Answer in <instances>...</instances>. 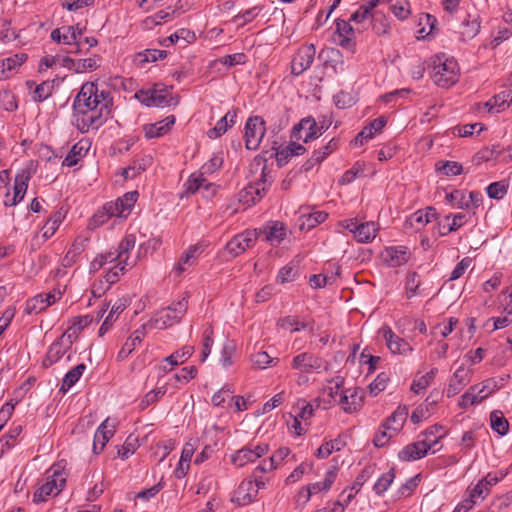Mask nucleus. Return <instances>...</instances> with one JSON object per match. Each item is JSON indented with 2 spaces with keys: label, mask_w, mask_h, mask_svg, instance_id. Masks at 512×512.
<instances>
[{
  "label": "nucleus",
  "mask_w": 512,
  "mask_h": 512,
  "mask_svg": "<svg viewBox=\"0 0 512 512\" xmlns=\"http://www.w3.org/2000/svg\"><path fill=\"white\" fill-rule=\"evenodd\" d=\"M146 326L147 325H143L139 329L135 330L133 335L124 343L118 354L119 359L126 358L135 349L137 344L141 343L142 339L146 335Z\"/></svg>",
  "instance_id": "nucleus-28"
},
{
  "label": "nucleus",
  "mask_w": 512,
  "mask_h": 512,
  "mask_svg": "<svg viewBox=\"0 0 512 512\" xmlns=\"http://www.w3.org/2000/svg\"><path fill=\"white\" fill-rule=\"evenodd\" d=\"M392 13L399 19L404 20L410 14L409 3L406 0H397L390 6Z\"/></svg>",
  "instance_id": "nucleus-56"
},
{
  "label": "nucleus",
  "mask_w": 512,
  "mask_h": 512,
  "mask_svg": "<svg viewBox=\"0 0 512 512\" xmlns=\"http://www.w3.org/2000/svg\"><path fill=\"white\" fill-rule=\"evenodd\" d=\"M64 219V214L61 211L55 212L45 223L43 226V237L45 239H49L54 235L56 230L58 229L59 225L62 223Z\"/></svg>",
  "instance_id": "nucleus-39"
},
{
  "label": "nucleus",
  "mask_w": 512,
  "mask_h": 512,
  "mask_svg": "<svg viewBox=\"0 0 512 512\" xmlns=\"http://www.w3.org/2000/svg\"><path fill=\"white\" fill-rule=\"evenodd\" d=\"M174 123L175 117L173 115H170L159 122L153 124H146L143 126L145 137L147 139L161 137L172 128Z\"/></svg>",
  "instance_id": "nucleus-25"
},
{
  "label": "nucleus",
  "mask_w": 512,
  "mask_h": 512,
  "mask_svg": "<svg viewBox=\"0 0 512 512\" xmlns=\"http://www.w3.org/2000/svg\"><path fill=\"white\" fill-rule=\"evenodd\" d=\"M339 226L351 232L354 239L360 243L371 242L379 229L375 222L358 223L356 219L343 220L339 222Z\"/></svg>",
  "instance_id": "nucleus-7"
},
{
  "label": "nucleus",
  "mask_w": 512,
  "mask_h": 512,
  "mask_svg": "<svg viewBox=\"0 0 512 512\" xmlns=\"http://www.w3.org/2000/svg\"><path fill=\"white\" fill-rule=\"evenodd\" d=\"M278 325L285 330L291 329L292 331H299L306 328L305 322H300L298 318L293 316H287L279 319Z\"/></svg>",
  "instance_id": "nucleus-54"
},
{
  "label": "nucleus",
  "mask_w": 512,
  "mask_h": 512,
  "mask_svg": "<svg viewBox=\"0 0 512 512\" xmlns=\"http://www.w3.org/2000/svg\"><path fill=\"white\" fill-rule=\"evenodd\" d=\"M420 276L416 272H409L406 279V294L408 298L415 296L420 287Z\"/></svg>",
  "instance_id": "nucleus-53"
},
{
  "label": "nucleus",
  "mask_w": 512,
  "mask_h": 512,
  "mask_svg": "<svg viewBox=\"0 0 512 512\" xmlns=\"http://www.w3.org/2000/svg\"><path fill=\"white\" fill-rule=\"evenodd\" d=\"M476 389L477 386L471 387L469 391H467L465 394H463L460 398L459 405L462 408H466L470 405H473L475 403H480L484 399L488 397V394L485 395H476Z\"/></svg>",
  "instance_id": "nucleus-46"
},
{
  "label": "nucleus",
  "mask_w": 512,
  "mask_h": 512,
  "mask_svg": "<svg viewBox=\"0 0 512 512\" xmlns=\"http://www.w3.org/2000/svg\"><path fill=\"white\" fill-rule=\"evenodd\" d=\"M72 345V341H65V335L59 337L50 347L47 352L43 365L48 367L56 363L66 353Z\"/></svg>",
  "instance_id": "nucleus-21"
},
{
  "label": "nucleus",
  "mask_w": 512,
  "mask_h": 512,
  "mask_svg": "<svg viewBox=\"0 0 512 512\" xmlns=\"http://www.w3.org/2000/svg\"><path fill=\"white\" fill-rule=\"evenodd\" d=\"M265 122L259 116L250 117L245 124V146L249 150H256L265 135Z\"/></svg>",
  "instance_id": "nucleus-8"
},
{
  "label": "nucleus",
  "mask_w": 512,
  "mask_h": 512,
  "mask_svg": "<svg viewBox=\"0 0 512 512\" xmlns=\"http://www.w3.org/2000/svg\"><path fill=\"white\" fill-rule=\"evenodd\" d=\"M164 57H166V52L164 50L147 49L144 52L138 53L135 57V61L139 65L144 66V64L148 62H154Z\"/></svg>",
  "instance_id": "nucleus-41"
},
{
  "label": "nucleus",
  "mask_w": 512,
  "mask_h": 512,
  "mask_svg": "<svg viewBox=\"0 0 512 512\" xmlns=\"http://www.w3.org/2000/svg\"><path fill=\"white\" fill-rule=\"evenodd\" d=\"M291 366L300 373H313L322 367V360L312 353L303 352L292 359Z\"/></svg>",
  "instance_id": "nucleus-13"
},
{
  "label": "nucleus",
  "mask_w": 512,
  "mask_h": 512,
  "mask_svg": "<svg viewBox=\"0 0 512 512\" xmlns=\"http://www.w3.org/2000/svg\"><path fill=\"white\" fill-rule=\"evenodd\" d=\"M480 30V24L476 20H464L461 24L460 34L464 40L474 38Z\"/></svg>",
  "instance_id": "nucleus-48"
},
{
  "label": "nucleus",
  "mask_w": 512,
  "mask_h": 512,
  "mask_svg": "<svg viewBox=\"0 0 512 512\" xmlns=\"http://www.w3.org/2000/svg\"><path fill=\"white\" fill-rule=\"evenodd\" d=\"M114 215L110 214V211L107 209V204H105L102 208V210H99L97 213L94 214L92 219L89 222L90 228H97L101 225H103L110 217H113Z\"/></svg>",
  "instance_id": "nucleus-60"
},
{
  "label": "nucleus",
  "mask_w": 512,
  "mask_h": 512,
  "mask_svg": "<svg viewBox=\"0 0 512 512\" xmlns=\"http://www.w3.org/2000/svg\"><path fill=\"white\" fill-rule=\"evenodd\" d=\"M135 97L146 106L153 107H168L177 105L179 102L178 97H174L166 87H155L149 91H138Z\"/></svg>",
  "instance_id": "nucleus-5"
},
{
  "label": "nucleus",
  "mask_w": 512,
  "mask_h": 512,
  "mask_svg": "<svg viewBox=\"0 0 512 512\" xmlns=\"http://www.w3.org/2000/svg\"><path fill=\"white\" fill-rule=\"evenodd\" d=\"M437 220V213L433 207H428L425 210H418L413 213L406 221L405 227L420 231L428 223Z\"/></svg>",
  "instance_id": "nucleus-18"
},
{
  "label": "nucleus",
  "mask_w": 512,
  "mask_h": 512,
  "mask_svg": "<svg viewBox=\"0 0 512 512\" xmlns=\"http://www.w3.org/2000/svg\"><path fill=\"white\" fill-rule=\"evenodd\" d=\"M264 234L265 240L272 245L281 243L287 235V228L281 222H269L263 229L260 230Z\"/></svg>",
  "instance_id": "nucleus-24"
},
{
  "label": "nucleus",
  "mask_w": 512,
  "mask_h": 512,
  "mask_svg": "<svg viewBox=\"0 0 512 512\" xmlns=\"http://www.w3.org/2000/svg\"><path fill=\"white\" fill-rule=\"evenodd\" d=\"M394 479V472L391 470L383 474L374 485V490L377 494L384 493L391 485Z\"/></svg>",
  "instance_id": "nucleus-61"
},
{
  "label": "nucleus",
  "mask_w": 512,
  "mask_h": 512,
  "mask_svg": "<svg viewBox=\"0 0 512 512\" xmlns=\"http://www.w3.org/2000/svg\"><path fill=\"white\" fill-rule=\"evenodd\" d=\"M188 309V296L184 295L179 301L156 313L155 317L147 324L156 329H166L178 323Z\"/></svg>",
  "instance_id": "nucleus-4"
},
{
  "label": "nucleus",
  "mask_w": 512,
  "mask_h": 512,
  "mask_svg": "<svg viewBox=\"0 0 512 512\" xmlns=\"http://www.w3.org/2000/svg\"><path fill=\"white\" fill-rule=\"evenodd\" d=\"M487 194L492 199H502L507 191L508 185L504 181L493 182L487 187Z\"/></svg>",
  "instance_id": "nucleus-51"
},
{
  "label": "nucleus",
  "mask_w": 512,
  "mask_h": 512,
  "mask_svg": "<svg viewBox=\"0 0 512 512\" xmlns=\"http://www.w3.org/2000/svg\"><path fill=\"white\" fill-rule=\"evenodd\" d=\"M372 29L377 35H384L389 30V24L384 16L373 15L372 16Z\"/></svg>",
  "instance_id": "nucleus-63"
},
{
  "label": "nucleus",
  "mask_w": 512,
  "mask_h": 512,
  "mask_svg": "<svg viewBox=\"0 0 512 512\" xmlns=\"http://www.w3.org/2000/svg\"><path fill=\"white\" fill-rule=\"evenodd\" d=\"M195 35L191 31L187 29H179L174 34L170 35L166 39H164L163 44L167 45V42L169 44H175L179 40H184L185 42H191L194 39Z\"/></svg>",
  "instance_id": "nucleus-58"
},
{
  "label": "nucleus",
  "mask_w": 512,
  "mask_h": 512,
  "mask_svg": "<svg viewBox=\"0 0 512 512\" xmlns=\"http://www.w3.org/2000/svg\"><path fill=\"white\" fill-rule=\"evenodd\" d=\"M268 451L267 444L249 445L234 453L231 456V461L238 467H243L250 462L256 461L261 456L265 455Z\"/></svg>",
  "instance_id": "nucleus-10"
},
{
  "label": "nucleus",
  "mask_w": 512,
  "mask_h": 512,
  "mask_svg": "<svg viewBox=\"0 0 512 512\" xmlns=\"http://www.w3.org/2000/svg\"><path fill=\"white\" fill-rule=\"evenodd\" d=\"M253 167H257L258 169H260L261 179L258 182H256L255 185H250L240 192L239 202L244 209L250 207L257 201H259L263 196V192L265 191L267 175L265 172L266 166L260 159H255Z\"/></svg>",
  "instance_id": "nucleus-6"
},
{
  "label": "nucleus",
  "mask_w": 512,
  "mask_h": 512,
  "mask_svg": "<svg viewBox=\"0 0 512 512\" xmlns=\"http://www.w3.org/2000/svg\"><path fill=\"white\" fill-rule=\"evenodd\" d=\"M83 151H85V152L87 151V148L85 147L83 142H79V143L75 144L71 148L68 155L65 157V159L63 161V165H66L68 167H72V166L76 165L79 161V158L82 156Z\"/></svg>",
  "instance_id": "nucleus-45"
},
{
  "label": "nucleus",
  "mask_w": 512,
  "mask_h": 512,
  "mask_svg": "<svg viewBox=\"0 0 512 512\" xmlns=\"http://www.w3.org/2000/svg\"><path fill=\"white\" fill-rule=\"evenodd\" d=\"M484 130H486L484 124L477 122L472 124L457 125L453 127L452 133L454 136L458 137H472L475 132L480 134Z\"/></svg>",
  "instance_id": "nucleus-36"
},
{
  "label": "nucleus",
  "mask_w": 512,
  "mask_h": 512,
  "mask_svg": "<svg viewBox=\"0 0 512 512\" xmlns=\"http://www.w3.org/2000/svg\"><path fill=\"white\" fill-rule=\"evenodd\" d=\"M194 353V347L190 345H186L182 347L180 350L171 354L170 356L164 359L165 362H168L172 367L177 366L179 363H183L188 358L192 356Z\"/></svg>",
  "instance_id": "nucleus-40"
},
{
  "label": "nucleus",
  "mask_w": 512,
  "mask_h": 512,
  "mask_svg": "<svg viewBox=\"0 0 512 512\" xmlns=\"http://www.w3.org/2000/svg\"><path fill=\"white\" fill-rule=\"evenodd\" d=\"M490 423L491 428L499 435L507 434L509 423L501 411L495 410L490 414Z\"/></svg>",
  "instance_id": "nucleus-37"
},
{
  "label": "nucleus",
  "mask_w": 512,
  "mask_h": 512,
  "mask_svg": "<svg viewBox=\"0 0 512 512\" xmlns=\"http://www.w3.org/2000/svg\"><path fill=\"white\" fill-rule=\"evenodd\" d=\"M137 197L138 193L136 191L128 192L115 203H107V209L110 211L111 215H116L117 217H126L137 201Z\"/></svg>",
  "instance_id": "nucleus-17"
},
{
  "label": "nucleus",
  "mask_w": 512,
  "mask_h": 512,
  "mask_svg": "<svg viewBox=\"0 0 512 512\" xmlns=\"http://www.w3.org/2000/svg\"><path fill=\"white\" fill-rule=\"evenodd\" d=\"M53 88H54V86L51 82H49V81L42 82L41 84L36 86V88L34 90V95H33L34 100L43 101V100L47 99L52 94Z\"/></svg>",
  "instance_id": "nucleus-59"
},
{
  "label": "nucleus",
  "mask_w": 512,
  "mask_h": 512,
  "mask_svg": "<svg viewBox=\"0 0 512 512\" xmlns=\"http://www.w3.org/2000/svg\"><path fill=\"white\" fill-rule=\"evenodd\" d=\"M447 62L448 57L445 53L436 54L430 60V75L434 83L439 87H446L448 84V78L445 76V72L447 71Z\"/></svg>",
  "instance_id": "nucleus-12"
},
{
  "label": "nucleus",
  "mask_w": 512,
  "mask_h": 512,
  "mask_svg": "<svg viewBox=\"0 0 512 512\" xmlns=\"http://www.w3.org/2000/svg\"><path fill=\"white\" fill-rule=\"evenodd\" d=\"M386 124V119L380 117L372 121L369 125L365 126L360 132V137L371 139L375 133L380 132Z\"/></svg>",
  "instance_id": "nucleus-47"
},
{
  "label": "nucleus",
  "mask_w": 512,
  "mask_h": 512,
  "mask_svg": "<svg viewBox=\"0 0 512 512\" xmlns=\"http://www.w3.org/2000/svg\"><path fill=\"white\" fill-rule=\"evenodd\" d=\"M386 345L394 354L406 355L412 351V347L404 339L397 336L390 327L384 326L381 329Z\"/></svg>",
  "instance_id": "nucleus-16"
},
{
  "label": "nucleus",
  "mask_w": 512,
  "mask_h": 512,
  "mask_svg": "<svg viewBox=\"0 0 512 512\" xmlns=\"http://www.w3.org/2000/svg\"><path fill=\"white\" fill-rule=\"evenodd\" d=\"M201 173L199 176H190L189 179L186 182V192L190 194H194L195 192L199 191L200 189H204L207 192L211 191V194L213 195L216 191L215 186L212 183H208L205 178L202 176Z\"/></svg>",
  "instance_id": "nucleus-29"
},
{
  "label": "nucleus",
  "mask_w": 512,
  "mask_h": 512,
  "mask_svg": "<svg viewBox=\"0 0 512 512\" xmlns=\"http://www.w3.org/2000/svg\"><path fill=\"white\" fill-rule=\"evenodd\" d=\"M233 392L234 388L232 385H225L212 396L213 405L222 406L226 401H228V406H231L233 401Z\"/></svg>",
  "instance_id": "nucleus-42"
},
{
  "label": "nucleus",
  "mask_w": 512,
  "mask_h": 512,
  "mask_svg": "<svg viewBox=\"0 0 512 512\" xmlns=\"http://www.w3.org/2000/svg\"><path fill=\"white\" fill-rule=\"evenodd\" d=\"M112 97L93 82L82 85L73 103L74 124L83 133L98 129L110 114Z\"/></svg>",
  "instance_id": "nucleus-1"
},
{
  "label": "nucleus",
  "mask_w": 512,
  "mask_h": 512,
  "mask_svg": "<svg viewBox=\"0 0 512 512\" xmlns=\"http://www.w3.org/2000/svg\"><path fill=\"white\" fill-rule=\"evenodd\" d=\"M85 370H86V365L81 363V364H78L73 369H71L70 371H68L62 381L60 390L64 391V392L69 390L73 385L76 384V382L80 379V377L83 375Z\"/></svg>",
  "instance_id": "nucleus-35"
},
{
  "label": "nucleus",
  "mask_w": 512,
  "mask_h": 512,
  "mask_svg": "<svg viewBox=\"0 0 512 512\" xmlns=\"http://www.w3.org/2000/svg\"><path fill=\"white\" fill-rule=\"evenodd\" d=\"M255 241L256 232L246 231L231 239L226 245V250L228 251L229 254L237 256L240 253L244 252L247 248L251 247Z\"/></svg>",
  "instance_id": "nucleus-15"
},
{
  "label": "nucleus",
  "mask_w": 512,
  "mask_h": 512,
  "mask_svg": "<svg viewBox=\"0 0 512 512\" xmlns=\"http://www.w3.org/2000/svg\"><path fill=\"white\" fill-rule=\"evenodd\" d=\"M507 97H509V95L506 91L501 92L487 101L485 106L488 108L489 112L499 113L504 111L506 109Z\"/></svg>",
  "instance_id": "nucleus-44"
},
{
  "label": "nucleus",
  "mask_w": 512,
  "mask_h": 512,
  "mask_svg": "<svg viewBox=\"0 0 512 512\" xmlns=\"http://www.w3.org/2000/svg\"><path fill=\"white\" fill-rule=\"evenodd\" d=\"M199 250L198 245H193L189 247L186 253L180 258L178 265L175 267V271L178 274H181L186 270V266H192L195 264L197 255L196 253Z\"/></svg>",
  "instance_id": "nucleus-38"
},
{
  "label": "nucleus",
  "mask_w": 512,
  "mask_h": 512,
  "mask_svg": "<svg viewBox=\"0 0 512 512\" xmlns=\"http://www.w3.org/2000/svg\"><path fill=\"white\" fill-rule=\"evenodd\" d=\"M316 49L314 45H306L301 47L292 60V73L295 75L302 74L307 70L314 61Z\"/></svg>",
  "instance_id": "nucleus-11"
},
{
  "label": "nucleus",
  "mask_w": 512,
  "mask_h": 512,
  "mask_svg": "<svg viewBox=\"0 0 512 512\" xmlns=\"http://www.w3.org/2000/svg\"><path fill=\"white\" fill-rule=\"evenodd\" d=\"M127 267L128 266H126L124 264L117 263L104 276L106 285L110 286L111 284L117 282L120 275L124 273V271L126 270Z\"/></svg>",
  "instance_id": "nucleus-62"
},
{
  "label": "nucleus",
  "mask_w": 512,
  "mask_h": 512,
  "mask_svg": "<svg viewBox=\"0 0 512 512\" xmlns=\"http://www.w3.org/2000/svg\"><path fill=\"white\" fill-rule=\"evenodd\" d=\"M108 419H106L97 429L94 436L93 450L99 453L113 435V430H107Z\"/></svg>",
  "instance_id": "nucleus-31"
},
{
  "label": "nucleus",
  "mask_w": 512,
  "mask_h": 512,
  "mask_svg": "<svg viewBox=\"0 0 512 512\" xmlns=\"http://www.w3.org/2000/svg\"><path fill=\"white\" fill-rule=\"evenodd\" d=\"M445 431L442 427L434 426L426 433V438L422 441L411 443L404 447L398 454L399 458L404 461L417 460L426 455L428 450L432 453L437 452L440 447H437L439 439L443 438Z\"/></svg>",
  "instance_id": "nucleus-2"
},
{
  "label": "nucleus",
  "mask_w": 512,
  "mask_h": 512,
  "mask_svg": "<svg viewBox=\"0 0 512 512\" xmlns=\"http://www.w3.org/2000/svg\"><path fill=\"white\" fill-rule=\"evenodd\" d=\"M34 173L33 163L31 162L25 169L21 170L16 177L14 183V195L11 199H9L10 194H6V199L4 204L6 206H15L17 205L25 196L28 182Z\"/></svg>",
  "instance_id": "nucleus-9"
},
{
  "label": "nucleus",
  "mask_w": 512,
  "mask_h": 512,
  "mask_svg": "<svg viewBox=\"0 0 512 512\" xmlns=\"http://www.w3.org/2000/svg\"><path fill=\"white\" fill-rule=\"evenodd\" d=\"M335 478H336V470L331 469L326 472L324 481L316 482V483L306 486L305 487V490L307 492L306 500H309L312 494L319 493L323 490H325V491L329 490L332 483L334 482Z\"/></svg>",
  "instance_id": "nucleus-30"
},
{
  "label": "nucleus",
  "mask_w": 512,
  "mask_h": 512,
  "mask_svg": "<svg viewBox=\"0 0 512 512\" xmlns=\"http://www.w3.org/2000/svg\"><path fill=\"white\" fill-rule=\"evenodd\" d=\"M26 59V54H15L0 60V79L9 78Z\"/></svg>",
  "instance_id": "nucleus-26"
},
{
  "label": "nucleus",
  "mask_w": 512,
  "mask_h": 512,
  "mask_svg": "<svg viewBox=\"0 0 512 512\" xmlns=\"http://www.w3.org/2000/svg\"><path fill=\"white\" fill-rule=\"evenodd\" d=\"M478 194L474 192H470L468 195H466L464 192L455 190L454 192L450 193L449 199H450V206L458 208H470L474 203V197Z\"/></svg>",
  "instance_id": "nucleus-33"
},
{
  "label": "nucleus",
  "mask_w": 512,
  "mask_h": 512,
  "mask_svg": "<svg viewBox=\"0 0 512 512\" xmlns=\"http://www.w3.org/2000/svg\"><path fill=\"white\" fill-rule=\"evenodd\" d=\"M334 41L345 49L353 50L355 46L353 27L344 20L337 21Z\"/></svg>",
  "instance_id": "nucleus-19"
},
{
  "label": "nucleus",
  "mask_w": 512,
  "mask_h": 512,
  "mask_svg": "<svg viewBox=\"0 0 512 512\" xmlns=\"http://www.w3.org/2000/svg\"><path fill=\"white\" fill-rule=\"evenodd\" d=\"M435 376V371L431 370L430 372L422 375L418 379H415L411 385V391L416 394H419L421 391L425 390L431 383Z\"/></svg>",
  "instance_id": "nucleus-52"
},
{
  "label": "nucleus",
  "mask_w": 512,
  "mask_h": 512,
  "mask_svg": "<svg viewBox=\"0 0 512 512\" xmlns=\"http://www.w3.org/2000/svg\"><path fill=\"white\" fill-rule=\"evenodd\" d=\"M470 381V372L464 367H459L453 374L450 380V393H458Z\"/></svg>",
  "instance_id": "nucleus-32"
},
{
  "label": "nucleus",
  "mask_w": 512,
  "mask_h": 512,
  "mask_svg": "<svg viewBox=\"0 0 512 512\" xmlns=\"http://www.w3.org/2000/svg\"><path fill=\"white\" fill-rule=\"evenodd\" d=\"M383 260L391 267L405 264L410 258V252L406 247H387L382 252Z\"/></svg>",
  "instance_id": "nucleus-22"
},
{
  "label": "nucleus",
  "mask_w": 512,
  "mask_h": 512,
  "mask_svg": "<svg viewBox=\"0 0 512 512\" xmlns=\"http://www.w3.org/2000/svg\"><path fill=\"white\" fill-rule=\"evenodd\" d=\"M136 243V237L133 234L127 235L117 247V257L119 263L124 264L128 267L135 265V261H130L129 252L134 248Z\"/></svg>",
  "instance_id": "nucleus-27"
},
{
  "label": "nucleus",
  "mask_w": 512,
  "mask_h": 512,
  "mask_svg": "<svg viewBox=\"0 0 512 512\" xmlns=\"http://www.w3.org/2000/svg\"><path fill=\"white\" fill-rule=\"evenodd\" d=\"M408 417V408L406 406H399L392 414L389 416L384 423L387 425L394 427L396 430L401 431Z\"/></svg>",
  "instance_id": "nucleus-34"
},
{
  "label": "nucleus",
  "mask_w": 512,
  "mask_h": 512,
  "mask_svg": "<svg viewBox=\"0 0 512 512\" xmlns=\"http://www.w3.org/2000/svg\"><path fill=\"white\" fill-rule=\"evenodd\" d=\"M341 380H336L334 383L330 382L329 385L325 386L322 391V396L325 401L337 402L340 398V393L343 391L341 389Z\"/></svg>",
  "instance_id": "nucleus-43"
},
{
  "label": "nucleus",
  "mask_w": 512,
  "mask_h": 512,
  "mask_svg": "<svg viewBox=\"0 0 512 512\" xmlns=\"http://www.w3.org/2000/svg\"><path fill=\"white\" fill-rule=\"evenodd\" d=\"M342 446L343 442L340 439L331 440L318 448L316 456L318 458H327L333 451L341 450Z\"/></svg>",
  "instance_id": "nucleus-49"
},
{
  "label": "nucleus",
  "mask_w": 512,
  "mask_h": 512,
  "mask_svg": "<svg viewBox=\"0 0 512 512\" xmlns=\"http://www.w3.org/2000/svg\"><path fill=\"white\" fill-rule=\"evenodd\" d=\"M319 135H321V132L315 120L313 118H305L294 127L292 137L307 143Z\"/></svg>",
  "instance_id": "nucleus-14"
},
{
  "label": "nucleus",
  "mask_w": 512,
  "mask_h": 512,
  "mask_svg": "<svg viewBox=\"0 0 512 512\" xmlns=\"http://www.w3.org/2000/svg\"><path fill=\"white\" fill-rule=\"evenodd\" d=\"M64 465L61 462L53 465L46 473L43 483L34 493L35 502H44L49 496L58 495L64 488L66 478L63 476Z\"/></svg>",
  "instance_id": "nucleus-3"
},
{
  "label": "nucleus",
  "mask_w": 512,
  "mask_h": 512,
  "mask_svg": "<svg viewBox=\"0 0 512 512\" xmlns=\"http://www.w3.org/2000/svg\"><path fill=\"white\" fill-rule=\"evenodd\" d=\"M328 214L322 211L310 213L309 215H303L302 226H306L308 229L315 227L316 225L324 222Z\"/></svg>",
  "instance_id": "nucleus-55"
},
{
  "label": "nucleus",
  "mask_w": 512,
  "mask_h": 512,
  "mask_svg": "<svg viewBox=\"0 0 512 512\" xmlns=\"http://www.w3.org/2000/svg\"><path fill=\"white\" fill-rule=\"evenodd\" d=\"M334 102L337 107L345 109L355 103L354 97L347 92L341 91L334 96Z\"/></svg>",
  "instance_id": "nucleus-64"
},
{
  "label": "nucleus",
  "mask_w": 512,
  "mask_h": 512,
  "mask_svg": "<svg viewBox=\"0 0 512 512\" xmlns=\"http://www.w3.org/2000/svg\"><path fill=\"white\" fill-rule=\"evenodd\" d=\"M256 496L257 489L255 488L254 481L247 479L242 481L235 490L232 501L238 505H247L252 502Z\"/></svg>",
  "instance_id": "nucleus-20"
},
{
  "label": "nucleus",
  "mask_w": 512,
  "mask_h": 512,
  "mask_svg": "<svg viewBox=\"0 0 512 512\" xmlns=\"http://www.w3.org/2000/svg\"><path fill=\"white\" fill-rule=\"evenodd\" d=\"M166 391H167V388L165 385L151 390L142 399V401L140 403V407L142 409H145L149 405L157 402L161 397H163L165 395Z\"/></svg>",
  "instance_id": "nucleus-50"
},
{
  "label": "nucleus",
  "mask_w": 512,
  "mask_h": 512,
  "mask_svg": "<svg viewBox=\"0 0 512 512\" xmlns=\"http://www.w3.org/2000/svg\"><path fill=\"white\" fill-rule=\"evenodd\" d=\"M338 404L345 412L353 413L362 406V396L357 389H345L340 393Z\"/></svg>",
  "instance_id": "nucleus-23"
},
{
  "label": "nucleus",
  "mask_w": 512,
  "mask_h": 512,
  "mask_svg": "<svg viewBox=\"0 0 512 512\" xmlns=\"http://www.w3.org/2000/svg\"><path fill=\"white\" fill-rule=\"evenodd\" d=\"M48 307V304L44 301L43 295H37L30 300H28L26 304V312L28 314L39 313L45 310Z\"/></svg>",
  "instance_id": "nucleus-57"
}]
</instances>
